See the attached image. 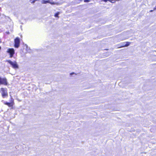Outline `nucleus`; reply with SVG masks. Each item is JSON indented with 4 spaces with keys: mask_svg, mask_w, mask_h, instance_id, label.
Segmentation results:
<instances>
[{
    "mask_svg": "<svg viewBox=\"0 0 156 156\" xmlns=\"http://www.w3.org/2000/svg\"><path fill=\"white\" fill-rule=\"evenodd\" d=\"M0 92L3 98H4L8 97V95L6 88L3 87L1 88L0 89Z\"/></svg>",
    "mask_w": 156,
    "mask_h": 156,
    "instance_id": "f257e3e1",
    "label": "nucleus"
},
{
    "mask_svg": "<svg viewBox=\"0 0 156 156\" xmlns=\"http://www.w3.org/2000/svg\"><path fill=\"white\" fill-rule=\"evenodd\" d=\"M6 62H7L10 65H11L13 68L15 69H17L18 68V66L16 61H15L14 62H12L11 60H6Z\"/></svg>",
    "mask_w": 156,
    "mask_h": 156,
    "instance_id": "f03ea898",
    "label": "nucleus"
},
{
    "mask_svg": "<svg viewBox=\"0 0 156 156\" xmlns=\"http://www.w3.org/2000/svg\"><path fill=\"white\" fill-rule=\"evenodd\" d=\"M14 47L16 48L19 47L20 43V38L18 37H16L14 39Z\"/></svg>",
    "mask_w": 156,
    "mask_h": 156,
    "instance_id": "7ed1b4c3",
    "label": "nucleus"
},
{
    "mask_svg": "<svg viewBox=\"0 0 156 156\" xmlns=\"http://www.w3.org/2000/svg\"><path fill=\"white\" fill-rule=\"evenodd\" d=\"M7 52L9 54V57L12 58L15 54V50L13 48H9L7 51Z\"/></svg>",
    "mask_w": 156,
    "mask_h": 156,
    "instance_id": "20e7f679",
    "label": "nucleus"
},
{
    "mask_svg": "<svg viewBox=\"0 0 156 156\" xmlns=\"http://www.w3.org/2000/svg\"><path fill=\"white\" fill-rule=\"evenodd\" d=\"M4 104L6 105H7L8 107H11L13 108V106L14 104V100L12 99L11 101L10 102H4Z\"/></svg>",
    "mask_w": 156,
    "mask_h": 156,
    "instance_id": "39448f33",
    "label": "nucleus"
},
{
    "mask_svg": "<svg viewBox=\"0 0 156 156\" xmlns=\"http://www.w3.org/2000/svg\"><path fill=\"white\" fill-rule=\"evenodd\" d=\"M1 84L7 85L8 82L6 78H2L0 77V85Z\"/></svg>",
    "mask_w": 156,
    "mask_h": 156,
    "instance_id": "423d86ee",
    "label": "nucleus"
},
{
    "mask_svg": "<svg viewBox=\"0 0 156 156\" xmlns=\"http://www.w3.org/2000/svg\"><path fill=\"white\" fill-rule=\"evenodd\" d=\"M126 44H123L124 43H123L122 45L119 46V48H122V47H127V46H129L131 43L130 42H128V41L126 42Z\"/></svg>",
    "mask_w": 156,
    "mask_h": 156,
    "instance_id": "0eeeda50",
    "label": "nucleus"
},
{
    "mask_svg": "<svg viewBox=\"0 0 156 156\" xmlns=\"http://www.w3.org/2000/svg\"><path fill=\"white\" fill-rule=\"evenodd\" d=\"M102 1L105 2H107L108 1H109L112 3H114L115 2V0H102Z\"/></svg>",
    "mask_w": 156,
    "mask_h": 156,
    "instance_id": "6e6552de",
    "label": "nucleus"
},
{
    "mask_svg": "<svg viewBox=\"0 0 156 156\" xmlns=\"http://www.w3.org/2000/svg\"><path fill=\"white\" fill-rule=\"evenodd\" d=\"M50 3V1L49 0H43L42 1V3L43 4H46L47 3Z\"/></svg>",
    "mask_w": 156,
    "mask_h": 156,
    "instance_id": "1a4fd4ad",
    "label": "nucleus"
},
{
    "mask_svg": "<svg viewBox=\"0 0 156 156\" xmlns=\"http://www.w3.org/2000/svg\"><path fill=\"white\" fill-rule=\"evenodd\" d=\"M59 14H60V12H58L56 13L54 15V16L55 17H57L58 18L59 17L58 15Z\"/></svg>",
    "mask_w": 156,
    "mask_h": 156,
    "instance_id": "9d476101",
    "label": "nucleus"
},
{
    "mask_svg": "<svg viewBox=\"0 0 156 156\" xmlns=\"http://www.w3.org/2000/svg\"><path fill=\"white\" fill-rule=\"evenodd\" d=\"M49 3H50V4H51V5H55V4L58 5V2H51L50 1Z\"/></svg>",
    "mask_w": 156,
    "mask_h": 156,
    "instance_id": "9b49d317",
    "label": "nucleus"
},
{
    "mask_svg": "<svg viewBox=\"0 0 156 156\" xmlns=\"http://www.w3.org/2000/svg\"><path fill=\"white\" fill-rule=\"evenodd\" d=\"M38 0H30V2L31 3H34L35 2L38 1Z\"/></svg>",
    "mask_w": 156,
    "mask_h": 156,
    "instance_id": "f8f14e48",
    "label": "nucleus"
},
{
    "mask_svg": "<svg viewBox=\"0 0 156 156\" xmlns=\"http://www.w3.org/2000/svg\"><path fill=\"white\" fill-rule=\"evenodd\" d=\"M84 1L85 2H90V0H84Z\"/></svg>",
    "mask_w": 156,
    "mask_h": 156,
    "instance_id": "ddd939ff",
    "label": "nucleus"
},
{
    "mask_svg": "<svg viewBox=\"0 0 156 156\" xmlns=\"http://www.w3.org/2000/svg\"><path fill=\"white\" fill-rule=\"evenodd\" d=\"M120 1V0H115V2L116 1Z\"/></svg>",
    "mask_w": 156,
    "mask_h": 156,
    "instance_id": "4468645a",
    "label": "nucleus"
},
{
    "mask_svg": "<svg viewBox=\"0 0 156 156\" xmlns=\"http://www.w3.org/2000/svg\"><path fill=\"white\" fill-rule=\"evenodd\" d=\"M153 11V10H150V12H152Z\"/></svg>",
    "mask_w": 156,
    "mask_h": 156,
    "instance_id": "2eb2a0df",
    "label": "nucleus"
},
{
    "mask_svg": "<svg viewBox=\"0 0 156 156\" xmlns=\"http://www.w3.org/2000/svg\"><path fill=\"white\" fill-rule=\"evenodd\" d=\"M74 73H72L71 74H73Z\"/></svg>",
    "mask_w": 156,
    "mask_h": 156,
    "instance_id": "dca6fc26",
    "label": "nucleus"
},
{
    "mask_svg": "<svg viewBox=\"0 0 156 156\" xmlns=\"http://www.w3.org/2000/svg\"><path fill=\"white\" fill-rule=\"evenodd\" d=\"M1 16V13H0V16Z\"/></svg>",
    "mask_w": 156,
    "mask_h": 156,
    "instance_id": "f3484780",
    "label": "nucleus"
}]
</instances>
